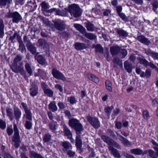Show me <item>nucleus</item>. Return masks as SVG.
I'll return each mask as SVG.
<instances>
[{"mask_svg":"<svg viewBox=\"0 0 158 158\" xmlns=\"http://www.w3.org/2000/svg\"><path fill=\"white\" fill-rule=\"evenodd\" d=\"M66 11L69 12L71 15L74 18L79 17L81 14L82 12L79 5L75 4L69 5L68 8L65 9Z\"/></svg>","mask_w":158,"mask_h":158,"instance_id":"obj_1","label":"nucleus"},{"mask_svg":"<svg viewBox=\"0 0 158 158\" xmlns=\"http://www.w3.org/2000/svg\"><path fill=\"white\" fill-rule=\"evenodd\" d=\"M23 63L22 62H20L19 64L12 63L10 66L12 71L15 73H20L24 78H26L25 72L24 69Z\"/></svg>","mask_w":158,"mask_h":158,"instance_id":"obj_2","label":"nucleus"},{"mask_svg":"<svg viewBox=\"0 0 158 158\" xmlns=\"http://www.w3.org/2000/svg\"><path fill=\"white\" fill-rule=\"evenodd\" d=\"M69 124L70 127L73 128L76 130L77 134H80L81 132L83 130L82 126L77 119L72 118L70 119Z\"/></svg>","mask_w":158,"mask_h":158,"instance_id":"obj_3","label":"nucleus"},{"mask_svg":"<svg viewBox=\"0 0 158 158\" xmlns=\"http://www.w3.org/2000/svg\"><path fill=\"white\" fill-rule=\"evenodd\" d=\"M5 17L7 18H12L13 23H18L22 19L21 15L17 11L9 12L5 15Z\"/></svg>","mask_w":158,"mask_h":158,"instance_id":"obj_4","label":"nucleus"},{"mask_svg":"<svg viewBox=\"0 0 158 158\" xmlns=\"http://www.w3.org/2000/svg\"><path fill=\"white\" fill-rule=\"evenodd\" d=\"M87 121L95 128H98L100 126L99 121L97 118L88 116L86 117Z\"/></svg>","mask_w":158,"mask_h":158,"instance_id":"obj_5","label":"nucleus"},{"mask_svg":"<svg viewBox=\"0 0 158 158\" xmlns=\"http://www.w3.org/2000/svg\"><path fill=\"white\" fill-rule=\"evenodd\" d=\"M54 24L55 27L59 31H62L65 28L66 24L63 20H57L54 22Z\"/></svg>","mask_w":158,"mask_h":158,"instance_id":"obj_6","label":"nucleus"},{"mask_svg":"<svg viewBox=\"0 0 158 158\" xmlns=\"http://www.w3.org/2000/svg\"><path fill=\"white\" fill-rule=\"evenodd\" d=\"M52 74L55 78L64 81L66 78L63 74L57 69H53L52 71Z\"/></svg>","mask_w":158,"mask_h":158,"instance_id":"obj_7","label":"nucleus"},{"mask_svg":"<svg viewBox=\"0 0 158 158\" xmlns=\"http://www.w3.org/2000/svg\"><path fill=\"white\" fill-rule=\"evenodd\" d=\"M21 104L24 110L26 118L28 120H32V114L31 110L27 107V104L23 102H22Z\"/></svg>","mask_w":158,"mask_h":158,"instance_id":"obj_8","label":"nucleus"},{"mask_svg":"<svg viewBox=\"0 0 158 158\" xmlns=\"http://www.w3.org/2000/svg\"><path fill=\"white\" fill-rule=\"evenodd\" d=\"M14 135L12 138V141L14 142H20V136L17 126L16 124H14Z\"/></svg>","mask_w":158,"mask_h":158,"instance_id":"obj_9","label":"nucleus"},{"mask_svg":"<svg viewBox=\"0 0 158 158\" xmlns=\"http://www.w3.org/2000/svg\"><path fill=\"white\" fill-rule=\"evenodd\" d=\"M30 94L33 97L36 96L38 92V89L37 85L35 82H32L31 84V87L30 89Z\"/></svg>","mask_w":158,"mask_h":158,"instance_id":"obj_10","label":"nucleus"},{"mask_svg":"<svg viewBox=\"0 0 158 158\" xmlns=\"http://www.w3.org/2000/svg\"><path fill=\"white\" fill-rule=\"evenodd\" d=\"M61 125L63 129L64 135L68 137V139H71L72 137V133L70 130L63 122L61 123Z\"/></svg>","mask_w":158,"mask_h":158,"instance_id":"obj_11","label":"nucleus"},{"mask_svg":"<svg viewBox=\"0 0 158 158\" xmlns=\"http://www.w3.org/2000/svg\"><path fill=\"white\" fill-rule=\"evenodd\" d=\"M137 39L141 43L146 45H149L151 43L150 41L148 38L142 35L138 36Z\"/></svg>","mask_w":158,"mask_h":158,"instance_id":"obj_12","label":"nucleus"},{"mask_svg":"<svg viewBox=\"0 0 158 158\" xmlns=\"http://www.w3.org/2000/svg\"><path fill=\"white\" fill-rule=\"evenodd\" d=\"M14 111L15 119L17 121H19L22 114L21 110L18 107H15L14 108Z\"/></svg>","mask_w":158,"mask_h":158,"instance_id":"obj_13","label":"nucleus"},{"mask_svg":"<svg viewBox=\"0 0 158 158\" xmlns=\"http://www.w3.org/2000/svg\"><path fill=\"white\" fill-rule=\"evenodd\" d=\"M124 66L125 69L128 73L132 72L133 66L131 63L127 60L125 61L124 63Z\"/></svg>","mask_w":158,"mask_h":158,"instance_id":"obj_14","label":"nucleus"},{"mask_svg":"<svg viewBox=\"0 0 158 158\" xmlns=\"http://www.w3.org/2000/svg\"><path fill=\"white\" fill-rule=\"evenodd\" d=\"M108 149L114 157L117 158H121V156L117 149L114 148L111 146H109Z\"/></svg>","mask_w":158,"mask_h":158,"instance_id":"obj_15","label":"nucleus"},{"mask_svg":"<svg viewBox=\"0 0 158 158\" xmlns=\"http://www.w3.org/2000/svg\"><path fill=\"white\" fill-rule=\"evenodd\" d=\"M74 48L77 50H80L86 48H87L86 45L85 43L77 42L74 44Z\"/></svg>","mask_w":158,"mask_h":158,"instance_id":"obj_16","label":"nucleus"},{"mask_svg":"<svg viewBox=\"0 0 158 158\" xmlns=\"http://www.w3.org/2000/svg\"><path fill=\"white\" fill-rule=\"evenodd\" d=\"M73 26L77 30L79 31L83 35L86 31L85 29L80 24L74 23L73 24Z\"/></svg>","mask_w":158,"mask_h":158,"instance_id":"obj_17","label":"nucleus"},{"mask_svg":"<svg viewBox=\"0 0 158 158\" xmlns=\"http://www.w3.org/2000/svg\"><path fill=\"white\" fill-rule=\"evenodd\" d=\"M62 145L63 147V150L64 152L69 149H72V146L71 143L68 141H64L62 142Z\"/></svg>","mask_w":158,"mask_h":158,"instance_id":"obj_18","label":"nucleus"},{"mask_svg":"<svg viewBox=\"0 0 158 158\" xmlns=\"http://www.w3.org/2000/svg\"><path fill=\"white\" fill-rule=\"evenodd\" d=\"M120 47L118 46H113L110 47V51L113 56L118 54L120 52Z\"/></svg>","mask_w":158,"mask_h":158,"instance_id":"obj_19","label":"nucleus"},{"mask_svg":"<svg viewBox=\"0 0 158 158\" xmlns=\"http://www.w3.org/2000/svg\"><path fill=\"white\" fill-rule=\"evenodd\" d=\"M40 6L41 7V11L47 12L48 9L50 7L49 3L45 1L42 2L40 3Z\"/></svg>","mask_w":158,"mask_h":158,"instance_id":"obj_20","label":"nucleus"},{"mask_svg":"<svg viewBox=\"0 0 158 158\" xmlns=\"http://www.w3.org/2000/svg\"><path fill=\"white\" fill-rule=\"evenodd\" d=\"M37 44L39 46L43 48H46L48 46V43L44 40L42 39H39L38 40Z\"/></svg>","mask_w":158,"mask_h":158,"instance_id":"obj_21","label":"nucleus"},{"mask_svg":"<svg viewBox=\"0 0 158 158\" xmlns=\"http://www.w3.org/2000/svg\"><path fill=\"white\" fill-rule=\"evenodd\" d=\"M137 59L141 64H143L146 66L148 65V62L145 59L144 56L142 55H139L137 57Z\"/></svg>","mask_w":158,"mask_h":158,"instance_id":"obj_22","label":"nucleus"},{"mask_svg":"<svg viewBox=\"0 0 158 158\" xmlns=\"http://www.w3.org/2000/svg\"><path fill=\"white\" fill-rule=\"evenodd\" d=\"M4 24L3 20L0 19V38H2L4 35Z\"/></svg>","mask_w":158,"mask_h":158,"instance_id":"obj_23","label":"nucleus"},{"mask_svg":"<svg viewBox=\"0 0 158 158\" xmlns=\"http://www.w3.org/2000/svg\"><path fill=\"white\" fill-rule=\"evenodd\" d=\"M48 109L52 112L56 111L57 110V107L56 105V102L53 101L50 102L48 105Z\"/></svg>","mask_w":158,"mask_h":158,"instance_id":"obj_24","label":"nucleus"},{"mask_svg":"<svg viewBox=\"0 0 158 158\" xmlns=\"http://www.w3.org/2000/svg\"><path fill=\"white\" fill-rule=\"evenodd\" d=\"M88 76L89 79L92 80L95 83H98L99 82V80L98 77L94 74L90 73H88Z\"/></svg>","mask_w":158,"mask_h":158,"instance_id":"obj_25","label":"nucleus"},{"mask_svg":"<svg viewBox=\"0 0 158 158\" xmlns=\"http://www.w3.org/2000/svg\"><path fill=\"white\" fill-rule=\"evenodd\" d=\"M82 142L81 137L80 135H77L76 137V145L77 148H81V147Z\"/></svg>","mask_w":158,"mask_h":158,"instance_id":"obj_26","label":"nucleus"},{"mask_svg":"<svg viewBox=\"0 0 158 158\" xmlns=\"http://www.w3.org/2000/svg\"><path fill=\"white\" fill-rule=\"evenodd\" d=\"M25 69L30 76L32 74V70L31 67V64L28 62H26L25 65Z\"/></svg>","mask_w":158,"mask_h":158,"instance_id":"obj_27","label":"nucleus"},{"mask_svg":"<svg viewBox=\"0 0 158 158\" xmlns=\"http://www.w3.org/2000/svg\"><path fill=\"white\" fill-rule=\"evenodd\" d=\"M86 38L90 40H95L96 39V35L93 33H87L86 31L84 34Z\"/></svg>","mask_w":158,"mask_h":158,"instance_id":"obj_28","label":"nucleus"},{"mask_svg":"<svg viewBox=\"0 0 158 158\" xmlns=\"http://www.w3.org/2000/svg\"><path fill=\"white\" fill-rule=\"evenodd\" d=\"M102 139L108 145L111 143L112 140L110 138L106 135H102L101 137Z\"/></svg>","mask_w":158,"mask_h":158,"instance_id":"obj_29","label":"nucleus"},{"mask_svg":"<svg viewBox=\"0 0 158 158\" xmlns=\"http://www.w3.org/2000/svg\"><path fill=\"white\" fill-rule=\"evenodd\" d=\"M56 15L62 17H66L68 16V14L66 11L63 10H61L57 8Z\"/></svg>","mask_w":158,"mask_h":158,"instance_id":"obj_30","label":"nucleus"},{"mask_svg":"<svg viewBox=\"0 0 158 158\" xmlns=\"http://www.w3.org/2000/svg\"><path fill=\"white\" fill-rule=\"evenodd\" d=\"M118 136H119V139L120 140L122 141V143L125 145H128L130 144L128 140L123 136L122 135L117 134Z\"/></svg>","mask_w":158,"mask_h":158,"instance_id":"obj_31","label":"nucleus"},{"mask_svg":"<svg viewBox=\"0 0 158 158\" xmlns=\"http://www.w3.org/2000/svg\"><path fill=\"white\" fill-rule=\"evenodd\" d=\"M27 47L28 50L33 54H34L35 53L36 51V47L33 45L32 44H28Z\"/></svg>","mask_w":158,"mask_h":158,"instance_id":"obj_32","label":"nucleus"},{"mask_svg":"<svg viewBox=\"0 0 158 158\" xmlns=\"http://www.w3.org/2000/svg\"><path fill=\"white\" fill-rule=\"evenodd\" d=\"M130 152L133 154L136 155H141L142 153V150L139 148H137L131 149Z\"/></svg>","mask_w":158,"mask_h":158,"instance_id":"obj_33","label":"nucleus"},{"mask_svg":"<svg viewBox=\"0 0 158 158\" xmlns=\"http://www.w3.org/2000/svg\"><path fill=\"white\" fill-rule=\"evenodd\" d=\"M85 27L89 31H93L95 30L94 26L90 22H88L86 23Z\"/></svg>","mask_w":158,"mask_h":158,"instance_id":"obj_34","label":"nucleus"},{"mask_svg":"<svg viewBox=\"0 0 158 158\" xmlns=\"http://www.w3.org/2000/svg\"><path fill=\"white\" fill-rule=\"evenodd\" d=\"M6 115L10 120H12L14 117L12 113V109L11 108H7L6 110Z\"/></svg>","mask_w":158,"mask_h":158,"instance_id":"obj_35","label":"nucleus"},{"mask_svg":"<svg viewBox=\"0 0 158 158\" xmlns=\"http://www.w3.org/2000/svg\"><path fill=\"white\" fill-rule=\"evenodd\" d=\"M105 83L106 87L107 89L110 92H112V84L111 81L109 80H107L106 81Z\"/></svg>","mask_w":158,"mask_h":158,"instance_id":"obj_36","label":"nucleus"},{"mask_svg":"<svg viewBox=\"0 0 158 158\" xmlns=\"http://www.w3.org/2000/svg\"><path fill=\"white\" fill-rule=\"evenodd\" d=\"M151 142L152 143L153 145V149L155 151L156 155L157 157H158V144L153 139H152L151 140Z\"/></svg>","mask_w":158,"mask_h":158,"instance_id":"obj_37","label":"nucleus"},{"mask_svg":"<svg viewBox=\"0 0 158 158\" xmlns=\"http://www.w3.org/2000/svg\"><path fill=\"white\" fill-rule=\"evenodd\" d=\"M37 60L38 62L41 64H45V59L44 57L41 55H39L37 58Z\"/></svg>","mask_w":158,"mask_h":158,"instance_id":"obj_38","label":"nucleus"},{"mask_svg":"<svg viewBox=\"0 0 158 158\" xmlns=\"http://www.w3.org/2000/svg\"><path fill=\"white\" fill-rule=\"evenodd\" d=\"M51 135L49 133L45 134L43 137V141L45 142H49L51 139Z\"/></svg>","mask_w":158,"mask_h":158,"instance_id":"obj_39","label":"nucleus"},{"mask_svg":"<svg viewBox=\"0 0 158 158\" xmlns=\"http://www.w3.org/2000/svg\"><path fill=\"white\" fill-rule=\"evenodd\" d=\"M113 62L114 64V66H116V65L119 66L122 65V61L118 58H114L113 60Z\"/></svg>","mask_w":158,"mask_h":158,"instance_id":"obj_40","label":"nucleus"},{"mask_svg":"<svg viewBox=\"0 0 158 158\" xmlns=\"http://www.w3.org/2000/svg\"><path fill=\"white\" fill-rule=\"evenodd\" d=\"M57 124L56 122L52 121L50 123L49 126L50 130L55 131L56 130Z\"/></svg>","mask_w":158,"mask_h":158,"instance_id":"obj_41","label":"nucleus"},{"mask_svg":"<svg viewBox=\"0 0 158 158\" xmlns=\"http://www.w3.org/2000/svg\"><path fill=\"white\" fill-rule=\"evenodd\" d=\"M30 154L31 157H34V158H43L40 154L33 151H31Z\"/></svg>","mask_w":158,"mask_h":158,"instance_id":"obj_42","label":"nucleus"},{"mask_svg":"<svg viewBox=\"0 0 158 158\" xmlns=\"http://www.w3.org/2000/svg\"><path fill=\"white\" fill-rule=\"evenodd\" d=\"M117 32L120 36H126L127 35V32L123 29L118 30L117 31Z\"/></svg>","mask_w":158,"mask_h":158,"instance_id":"obj_43","label":"nucleus"},{"mask_svg":"<svg viewBox=\"0 0 158 158\" xmlns=\"http://www.w3.org/2000/svg\"><path fill=\"white\" fill-rule=\"evenodd\" d=\"M45 94L48 97H52L53 94V92L49 89H47L44 91Z\"/></svg>","mask_w":158,"mask_h":158,"instance_id":"obj_44","label":"nucleus"},{"mask_svg":"<svg viewBox=\"0 0 158 158\" xmlns=\"http://www.w3.org/2000/svg\"><path fill=\"white\" fill-rule=\"evenodd\" d=\"M40 19L41 20L43 21L46 26H48L50 24V22L47 18L41 16L40 17Z\"/></svg>","mask_w":158,"mask_h":158,"instance_id":"obj_45","label":"nucleus"},{"mask_svg":"<svg viewBox=\"0 0 158 158\" xmlns=\"http://www.w3.org/2000/svg\"><path fill=\"white\" fill-rule=\"evenodd\" d=\"M32 120H26L24 124V126L27 129H30L32 126Z\"/></svg>","mask_w":158,"mask_h":158,"instance_id":"obj_46","label":"nucleus"},{"mask_svg":"<svg viewBox=\"0 0 158 158\" xmlns=\"http://www.w3.org/2000/svg\"><path fill=\"white\" fill-rule=\"evenodd\" d=\"M38 73L40 76L42 78H44L46 75V72L44 70L42 69H39Z\"/></svg>","mask_w":158,"mask_h":158,"instance_id":"obj_47","label":"nucleus"},{"mask_svg":"<svg viewBox=\"0 0 158 158\" xmlns=\"http://www.w3.org/2000/svg\"><path fill=\"white\" fill-rule=\"evenodd\" d=\"M23 56L19 55H17L13 60V63L17 64L18 62L22 60Z\"/></svg>","mask_w":158,"mask_h":158,"instance_id":"obj_48","label":"nucleus"},{"mask_svg":"<svg viewBox=\"0 0 158 158\" xmlns=\"http://www.w3.org/2000/svg\"><path fill=\"white\" fill-rule=\"evenodd\" d=\"M148 154L152 158H157L156 152H155L152 150L149 149L148 150Z\"/></svg>","mask_w":158,"mask_h":158,"instance_id":"obj_49","label":"nucleus"},{"mask_svg":"<svg viewBox=\"0 0 158 158\" xmlns=\"http://www.w3.org/2000/svg\"><path fill=\"white\" fill-rule=\"evenodd\" d=\"M136 73L138 74H140V76L141 77H145V73L142 71L140 68L136 67L135 69Z\"/></svg>","mask_w":158,"mask_h":158,"instance_id":"obj_50","label":"nucleus"},{"mask_svg":"<svg viewBox=\"0 0 158 158\" xmlns=\"http://www.w3.org/2000/svg\"><path fill=\"white\" fill-rule=\"evenodd\" d=\"M88 151L89 153V157L90 158H94L95 157V153L93 149L91 148L88 147Z\"/></svg>","mask_w":158,"mask_h":158,"instance_id":"obj_51","label":"nucleus"},{"mask_svg":"<svg viewBox=\"0 0 158 158\" xmlns=\"http://www.w3.org/2000/svg\"><path fill=\"white\" fill-rule=\"evenodd\" d=\"M68 100L72 104L76 103L77 102V100L75 97L73 96H71L69 97L68 99Z\"/></svg>","mask_w":158,"mask_h":158,"instance_id":"obj_52","label":"nucleus"},{"mask_svg":"<svg viewBox=\"0 0 158 158\" xmlns=\"http://www.w3.org/2000/svg\"><path fill=\"white\" fill-rule=\"evenodd\" d=\"M122 58H124L127 55V52L126 50L124 49H120V52Z\"/></svg>","mask_w":158,"mask_h":158,"instance_id":"obj_53","label":"nucleus"},{"mask_svg":"<svg viewBox=\"0 0 158 158\" xmlns=\"http://www.w3.org/2000/svg\"><path fill=\"white\" fill-rule=\"evenodd\" d=\"M113 106H112L110 107L108 106L106 107L104 109V111L106 113L110 115L112 110L113 109Z\"/></svg>","mask_w":158,"mask_h":158,"instance_id":"obj_54","label":"nucleus"},{"mask_svg":"<svg viewBox=\"0 0 158 158\" xmlns=\"http://www.w3.org/2000/svg\"><path fill=\"white\" fill-rule=\"evenodd\" d=\"M66 152H67V154L70 157H73L75 154V152L72 150L71 149L68 150V151H66Z\"/></svg>","mask_w":158,"mask_h":158,"instance_id":"obj_55","label":"nucleus"},{"mask_svg":"<svg viewBox=\"0 0 158 158\" xmlns=\"http://www.w3.org/2000/svg\"><path fill=\"white\" fill-rule=\"evenodd\" d=\"M19 49L21 50V52L22 53L24 52H26V49L25 48V45L23 43L19 44Z\"/></svg>","mask_w":158,"mask_h":158,"instance_id":"obj_56","label":"nucleus"},{"mask_svg":"<svg viewBox=\"0 0 158 158\" xmlns=\"http://www.w3.org/2000/svg\"><path fill=\"white\" fill-rule=\"evenodd\" d=\"M96 51L97 52L101 53L103 51V48L100 44H97L95 47Z\"/></svg>","mask_w":158,"mask_h":158,"instance_id":"obj_57","label":"nucleus"},{"mask_svg":"<svg viewBox=\"0 0 158 158\" xmlns=\"http://www.w3.org/2000/svg\"><path fill=\"white\" fill-rule=\"evenodd\" d=\"M11 1V0H0V5L6 6L7 3H10Z\"/></svg>","mask_w":158,"mask_h":158,"instance_id":"obj_58","label":"nucleus"},{"mask_svg":"<svg viewBox=\"0 0 158 158\" xmlns=\"http://www.w3.org/2000/svg\"><path fill=\"white\" fill-rule=\"evenodd\" d=\"M143 114L144 118L147 119L149 118V115L148 112L147 110H144L143 112Z\"/></svg>","mask_w":158,"mask_h":158,"instance_id":"obj_59","label":"nucleus"},{"mask_svg":"<svg viewBox=\"0 0 158 158\" xmlns=\"http://www.w3.org/2000/svg\"><path fill=\"white\" fill-rule=\"evenodd\" d=\"M118 15L123 20L125 21H127L128 20L125 16V15L123 13H120L118 14Z\"/></svg>","mask_w":158,"mask_h":158,"instance_id":"obj_60","label":"nucleus"},{"mask_svg":"<svg viewBox=\"0 0 158 158\" xmlns=\"http://www.w3.org/2000/svg\"><path fill=\"white\" fill-rule=\"evenodd\" d=\"M153 6V10L156 11L158 7V2L156 1L154 2L152 4Z\"/></svg>","mask_w":158,"mask_h":158,"instance_id":"obj_61","label":"nucleus"},{"mask_svg":"<svg viewBox=\"0 0 158 158\" xmlns=\"http://www.w3.org/2000/svg\"><path fill=\"white\" fill-rule=\"evenodd\" d=\"M110 146L112 145L114 146L116 148L118 149L120 148V146L115 142L113 140L112 141L110 145Z\"/></svg>","mask_w":158,"mask_h":158,"instance_id":"obj_62","label":"nucleus"},{"mask_svg":"<svg viewBox=\"0 0 158 158\" xmlns=\"http://www.w3.org/2000/svg\"><path fill=\"white\" fill-rule=\"evenodd\" d=\"M24 42L26 43L27 46H28V44H31V42L30 40L28 39L26 36H24L23 37Z\"/></svg>","mask_w":158,"mask_h":158,"instance_id":"obj_63","label":"nucleus"},{"mask_svg":"<svg viewBox=\"0 0 158 158\" xmlns=\"http://www.w3.org/2000/svg\"><path fill=\"white\" fill-rule=\"evenodd\" d=\"M0 127L2 129H4L6 127V123L1 119H0Z\"/></svg>","mask_w":158,"mask_h":158,"instance_id":"obj_64","label":"nucleus"}]
</instances>
